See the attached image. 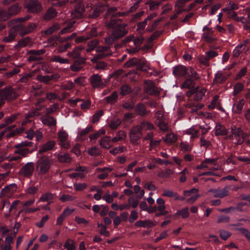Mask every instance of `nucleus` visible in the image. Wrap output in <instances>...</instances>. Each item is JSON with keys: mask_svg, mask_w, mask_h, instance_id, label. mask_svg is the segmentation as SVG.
<instances>
[{"mask_svg": "<svg viewBox=\"0 0 250 250\" xmlns=\"http://www.w3.org/2000/svg\"><path fill=\"white\" fill-rule=\"evenodd\" d=\"M97 35V30L95 29H92L86 32L85 36L77 37L76 33H73L71 35L63 38H60L56 35H51L48 36V47L57 46L58 52L62 53L71 48L73 40L76 43H80L96 37Z\"/></svg>", "mask_w": 250, "mask_h": 250, "instance_id": "nucleus-1", "label": "nucleus"}, {"mask_svg": "<svg viewBox=\"0 0 250 250\" xmlns=\"http://www.w3.org/2000/svg\"><path fill=\"white\" fill-rule=\"evenodd\" d=\"M172 74L175 77L184 78L181 88L192 87L195 80H199V75L196 71L190 66L186 67L182 64L175 66L172 68Z\"/></svg>", "mask_w": 250, "mask_h": 250, "instance_id": "nucleus-2", "label": "nucleus"}, {"mask_svg": "<svg viewBox=\"0 0 250 250\" xmlns=\"http://www.w3.org/2000/svg\"><path fill=\"white\" fill-rule=\"evenodd\" d=\"M108 27L112 29V31L111 33L104 39V42L106 45L113 44L128 32L126 28V24L120 20H111L108 23Z\"/></svg>", "mask_w": 250, "mask_h": 250, "instance_id": "nucleus-3", "label": "nucleus"}, {"mask_svg": "<svg viewBox=\"0 0 250 250\" xmlns=\"http://www.w3.org/2000/svg\"><path fill=\"white\" fill-rule=\"evenodd\" d=\"M67 55L69 59L62 58L59 56H54L51 58V61L61 63H72L70 68L73 71L77 72L80 70L83 67L85 60L81 56L80 50L75 48L72 51L68 52Z\"/></svg>", "mask_w": 250, "mask_h": 250, "instance_id": "nucleus-4", "label": "nucleus"}, {"mask_svg": "<svg viewBox=\"0 0 250 250\" xmlns=\"http://www.w3.org/2000/svg\"><path fill=\"white\" fill-rule=\"evenodd\" d=\"M107 5L106 0H89L86 8L91 18H96L105 10Z\"/></svg>", "mask_w": 250, "mask_h": 250, "instance_id": "nucleus-5", "label": "nucleus"}, {"mask_svg": "<svg viewBox=\"0 0 250 250\" xmlns=\"http://www.w3.org/2000/svg\"><path fill=\"white\" fill-rule=\"evenodd\" d=\"M47 145L44 144L41 148L37 154L38 160L36 164L37 170L40 173H45L47 171Z\"/></svg>", "mask_w": 250, "mask_h": 250, "instance_id": "nucleus-6", "label": "nucleus"}, {"mask_svg": "<svg viewBox=\"0 0 250 250\" xmlns=\"http://www.w3.org/2000/svg\"><path fill=\"white\" fill-rule=\"evenodd\" d=\"M197 81L195 80L194 81V85L192 87L186 88L188 89L186 92L187 96L188 98H190L193 96V99L195 101L201 100L206 92L204 89H200L199 87L196 85V82Z\"/></svg>", "mask_w": 250, "mask_h": 250, "instance_id": "nucleus-7", "label": "nucleus"}, {"mask_svg": "<svg viewBox=\"0 0 250 250\" xmlns=\"http://www.w3.org/2000/svg\"><path fill=\"white\" fill-rule=\"evenodd\" d=\"M154 119L155 124L159 127L161 130L163 131L168 130V125L165 122V118L162 111L159 110L156 111L154 113Z\"/></svg>", "mask_w": 250, "mask_h": 250, "instance_id": "nucleus-8", "label": "nucleus"}, {"mask_svg": "<svg viewBox=\"0 0 250 250\" xmlns=\"http://www.w3.org/2000/svg\"><path fill=\"white\" fill-rule=\"evenodd\" d=\"M125 66L126 67H131L134 66H136L138 69L144 72H147L149 69V67L146 65L145 62L136 58H132V59H129L125 62Z\"/></svg>", "mask_w": 250, "mask_h": 250, "instance_id": "nucleus-9", "label": "nucleus"}, {"mask_svg": "<svg viewBox=\"0 0 250 250\" xmlns=\"http://www.w3.org/2000/svg\"><path fill=\"white\" fill-rule=\"evenodd\" d=\"M17 95L13 89L11 87L4 88L0 90V99L12 101L15 99Z\"/></svg>", "mask_w": 250, "mask_h": 250, "instance_id": "nucleus-10", "label": "nucleus"}, {"mask_svg": "<svg viewBox=\"0 0 250 250\" xmlns=\"http://www.w3.org/2000/svg\"><path fill=\"white\" fill-rule=\"evenodd\" d=\"M146 93L150 95L158 96L160 92L155 86L154 83L150 80H146L144 82Z\"/></svg>", "mask_w": 250, "mask_h": 250, "instance_id": "nucleus-11", "label": "nucleus"}, {"mask_svg": "<svg viewBox=\"0 0 250 250\" xmlns=\"http://www.w3.org/2000/svg\"><path fill=\"white\" fill-rule=\"evenodd\" d=\"M89 80L93 88H103L104 86V83L102 79V76L98 74H93Z\"/></svg>", "mask_w": 250, "mask_h": 250, "instance_id": "nucleus-12", "label": "nucleus"}, {"mask_svg": "<svg viewBox=\"0 0 250 250\" xmlns=\"http://www.w3.org/2000/svg\"><path fill=\"white\" fill-rule=\"evenodd\" d=\"M26 7L32 13H37L42 9V7L37 0H26Z\"/></svg>", "mask_w": 250, "mask_h": 250, "instance_id": "nucleus-13", "label": "nucleus"}, {"mask_svg": "<svg viewBox=\"0 0 250 250\" xmlns=\"http://www.w3.org/2000/svg\"><path fill=\"white\" fill-rule=\"evenodd\" d=\"M98 53L97 57L103 59L112 55L113 51L110 46H99L97 49Z\"/></svg>", "mask_w": 250, "mask_h": 250, "instance_id": "nucleus-14", "label": "nucleus"}, {"mask_svg": "<svg viewBox=\"0 0 250 250\" xmlns=\"http://www.w3.org/2000/svg\"><path fill=\"white\" fill-rule=\"evenodd\" d=\"M142 136V132L138 125L133 127L130 130L129 137L132 143H136Z\"/></svg>", "mask_w": 250, "mask_h": 250, "instance_id": "nucleus-15", "label": "nucleus"}, {"mask_svg": "<svg viewBox=\"0 0 250 250\" xmlns=\"http://www.w3.org/2000/svg\"><path fill=\"white\" fill-rule=\"evenodd\" d=\"M34 171V165L32 162L27 163L20 170V173L21 175L25 177L31 176Z\"/></svg>", "mask_w": 250, "mask_h": 250, "instance_id": "nucleus-16", "label": "nucleus"}, {"mask_svg": "<svg viewBox=\"0 0 250 250\" xmlns=\"http://www.w3.org/2000/svg\"><path fill=\"white\" fill-rule=\"evenodd\" d=\"M68 134L63 130H62L58 132V137L59 139V144L62 147L65 149H68L70 147L69 143L67 142Z\"/></svg>", "mask_w": 250, "mask_h": 250, "instance_id": "nucleus-17", "label": "nucleus"}, {"mask_svg": "<svg viewBox=\"0 0 250 250\" xmlns=\"http://www.w3.org/2000/svg\"><path fill=\"white\" fill-rule=\"evenodd\" d=\"M229 189L230 187L229 186H226L222 189H211L210 192L214 194L213 196L214 197L223 198L228 195Z\"/></svg>", "mask_w": 250, "mask_h": 250, "instance_id": "nucleus-18", "label": "nucleus"}, {"mask_svg": "<svg viewBox=\"0 0 250 250\" xmlns=\"http://www.w3.org/2000/svg\"><path fill=\"white\" fill-rule=\"evenodd\" d=\"M36 25L34 23H30L27 26L23 25H17V30H19V33L25 35L32 32L36 28Z\"/></svg>", "mask_w": 250, "mask_h": 250, "instance_id": "nucleus-19", "label": "nucleus"}, {"mask_svg": "<svg viewBox=\"0 0 250 250\" xmlns=\"http://www.w3.org/2000/svg\"><path fill=\"white\" fill-rule=\"evenodd\" d=\"M17 25L12 28L9 31L8 36L4 37L2 39V42L8 43L13 41L17 35V32H19V30H17Z\"/></svg>", "mask_w": 250, "mask_h": 250, "instance_id": "nucleus-20", "label": "nucleus"}, {"mask_svg": "<svg viewBox=\"0 0 250 250\" xmlns=\"http://www.w3.org/2000/svg\"><path fill=\"white\" fill-rule=\"evenodd\" d=\"M43 53L44 51L42 50H30L28 53L29 55L28 60L30 62L40 60L41 59V57L40 56V55L43 54Z\"/></svg>", "mask_w": 250, "mask_h": 250, "instance_id": "nucleus-21", "label": "nucleus"}, {"mask_svg": "<svg viewBox=\"0 0 250 250\" xmlns=\"http://www.w3.org/2000/svg\"><path fill=\"white\" fill-rule=\"evenodd\" d=\"M247 45V41H245L240 44L236 46L233 50L232 55L234 57L237 58L245 50Z\"/></svg>", "mask_w": 250, "mask_h": 250, "instance_id": "nucleus-22", "label": "nucleus"}, {"mask_svg": "<svg viewBox=\"0 0 250 250\" xmlns=\"http://www.w3.org/2000/svg\"><path fill=\"white\" fill-rule=\"evenodd\" d=\"M21 10V7L18 3H15L10 6L7 10L8 14L4 17L5 18H9L10 17L15 15L18 13Z\"/></svg>", "mask_w": 250, "mask_h": 250, "instance_id": "nucleus-23", "label": "nucleus"}, {"mask_svg": "<svg viewBox=\"0 0 250 250\" xmlns=\"http://www.w3.org/2000/svg\"><path fill=\"white\" fill-rule=\"evenodd\" d=\"M93 128L92 125H88L85 129L79 130L78 137L81 140H86L87 139V134L93 131Z\"/></svg>", "mask_w": 250, "mask_h": 250, "instance_id": "nucleus-24", "label": "nucleus"}, {"mask_svg": "<svg viewBox=\"0 0 250 250\" xmlns=\"http://www.w3.org/2000/svg\"><path fill=\"white\" fill-rule=\"evenodd\" d=\"M138 126L140 127L142 132L143 131L153 130L155 129V127L153 124L146 121H143L140 123V125Z\"/></svg>", "mask_w": 250, "mask_h": 250, "instance_id": "nucleus-25", "label": "nucleus"}, {"mask_svg": "<svg viewBox=\"0 0 250 250\" xmlns=\"http://www.w3.org/2000/svg\"><path fill=\"white\" fill-rule=\"evenodd\" d=\"M215 135H227L228 134V130L222 124L218 123L216 124L215 127Z\"/></svg>", "mask_w": 250, "mask_h": 250, "instance_id": "nucleus-26", "label": "nucleus"}, {"mask_svg": "<svg viewBox=\"0 0 250 250\" xmlns=\"http://www.w3.org/2000/svg\"><path fill=\"white\" fill-rule=\"evenodd\" d=\"M245 104V100L242 99L233 105V110L235 113L240 114L243 110Z\"/></svg>", "mask_w": 250, "mask_h": 250, "instance_id": "nucleus-27", "label": "nucleus"}, {"mask_svg": "<svg viewBox=\"0 0 250 250\" xmlns=\"http://www.w3.org/2000/svg\"><path fill=\"white\" fill-rule=\"evenodd\" d=\"M100 146L105 148H109L112 146L111 137L110 136H105L102 138L100 142Z\"/></svg>", "mask_w": 250, "mask_h": 250, "instance_id": "nucleus-28", "label": "nucleus"}, {"mask_svg": "<svg viewBox=\"0 0 250 250\" xmlns=\"http://www.w3.org/2000/svg\"><path fill=\"white\" fill-rule=\"evenodd\" d=\"M135 225L137 227H151L152 226H154L155 225L153 224V222L149 220H139L137 221L135 223Z\"/></svg>", "mask_w": 250, "mask_h": 250, "instance_id": "nucleus-29", "label": "nucleus"}, {"mask_svg": "<svg viewBox=\"0 0 250 250\" xmlns=\"http://www.w3.org/2000/svg\"><path fill=\"white\" fill-rule=\"evenodd\" d=\"M136 112L137 114L145 116L147 114L146 106L142 103H139L135 108Z\"/></svg>", "mask_w": 250, "mask_h": 250, "instance_id": "nucleus-30", "label": "nucleus"}, {"mask_svg": "<svg viewBox=\"0 0 250 250\" xmlns=\"http://www.w3.org/2000/svg\"><path fill=\"white\" fill-rule=\"evenodd\" d=\"M132 87L127 84H123L120 87V94L122 96H125L130 94L132 92Z\"/></svg>", "mask_w": 250, "mask_h": 250, "instance_id": "nucleus-31", "label": "nucleus"}, {"mask_svg": "<svg viewBox=\"0 0 250 250\" xmlns=\"http://www.w3.org/2000/svg\"><path fill=\"white\" fill-rule=\"evenodd\" d=\"M31 39L26 37L21 40L15 46L16 48H22L31 45Z\"/></svg>", "mask_w": 250, "mask_h": 250, "instance_id": "nucleus-32", "label": "nucleus"}, {"mask_svg": "<svg viewBox=\"0 0 250 250\" xmlns=\"http://www.w3.org/2000/svg\"><path fill=\"white\" fill-rule=\"evenodd\" d=\"M68 2L65 0H48V5H51L53 6L62 7L65 5Z\"/></svg>", "mask_w": 250, "mask_h": 250, "instance_id": "nucleus-33", "label": "nucleus"}, {"mask_svg": "<svg viewBox=\"0 0 250 250\" xmlns=\"http://www.w3.org/2000/svg\"><path fill=\"white\" fill-rule=\"evenodd\" d=\"M244 89V85L241 82H238L233 86L232 95L234 96L238 95Z\"/></svg>", "mask_w": 250, "mask_h": 250, "instance_id": "nucleus-34", "label": "nucleus"}, {"mask_svg": "<svg viewBox=\"0 0 250 250\" xmlns=\"http://www.w3.org/2000/svg\"><path fill=\"white\" fill-rule=\"evenodd\" d=\"M76 23V21H72L68 23L66 26L63 27L60 32V34H63L68 32L72 31L75 27V24Z\"/></svg>", "mask_w": 250, "mask_h": 250, "instance_id": "nucleus-35", "label": "nucleus"}, {"mask_svg": "<svg viewBox=\"0 0 250 250\" xmlns=\"http://www.w3.org/2000/svg\"><path fill=\"white\" fill-rule=\"evenodd\" d=\"M56 120L48 115V129H50L51 132H54L56 129Z\"/></svg>", "mask_w": 250, "mask_h": 250, "instance_id": "nucleus-36", "label": "nucleus"}, {"mask_svg": "<svg viewBox=\"0 0 250 250\" xmlns=\"http://www.w3.org/2000/svg\"><path fill=\"white\" fill-rule=\"evenodd\" d=\"M179 146L183 152H190L192 149V145L189 144L187 142L182 141L179 144Z\"/></svg>", "mask_w": 250, "mask_h": 250, "instance_id": "nucleus-37", "label": "nucleus"}, {"mask_svg": "<svg viewBox=\"0 0 250 250\" xmlns=\"http://www.w3.org/2000/svg\"><path fill=\"white\" fill-rule=\"evenodd\" d=\"M177 215H181L183 219H186L188 218L189 215L188 207H186L178 210L174 215V216H176Z\"/></svg>", "mask_w": 250, "mask_h": 250, "instance_id": "nucleus-38", "label": "nucleus"}, {"mask_svg": "<svg viewBox=\"0 0 250 250\" xmlns=\"http://www.w3.org/2000/svg\"><path fill=\"white\" fill-rule=\"evenodd\" d=\"M118 99V93L115 91L113 92L111 94L107 96L105 100L108 103H113L116 102Z\"/></svg>", "mask_w": 250, "mask_h": 250, "instance_id": "nucleus-39", "label": "nucleus"}, {"mask_svg": "<svg viewBox=\"0 0 250 250\" xmlns=\"http://www.w3.org/2000/svg\"><path fill=\"white\" fill-rule=\"evenodd\" d=\"M58 159L61 162L69 163L71 161V157L68 153H66L60 155L58 156Z\"/></svg>", "mask_w": 250, "mask_h": 250, "instance_id": "nucleus-40", "label": "nucleus"}, {"mask_svg": "<svg viewBox=\"0 0 250 250\" xmlns=\"http://www.w3.org/2000/svg\"><path fill=\"white\" fill-rule=\"evenodd\" d=\"M226 80L225 77L221 73H216L215 75L213 80L214 83L216 84L223 83Z\"/></svg>", "mask_w": 250, "mask_h": 250, "instance_id": "nucleus-41", "label": "nucleus"}, {"mask_svg": "<svg viewBox=\"0 0 250 250\" xmlns=\"http://www.w3.org/2000/svg\"><path fill=\"white\" fill-rule=\"evenodd\" d=\"M18 148V149L15 151V154L21 155L22 156V158L26 156L27 154L29 153V149L28 148L22 147Z\"/></svg>", "mask_w": 250, "mask_h": 250, "instance_id": "nucleus-42", "label": "nucleus"}, {"mask_svg": "<svg viewBox=\"0 0 250 250\" xmlns=\"http://www.w3.org/2000/svg\"><path fill=\"white\" fill-rule=\"evenodd\" d=\"M187 133L191 135L190 139H194L198 136L199 131L192 127L187 130Z\"/></svg>", "mask_w": 250, "mask_h": 250, "instance_id": "nucleus-43", "label": "nucleus"}, {"mask_svg": "<svg viewBox=\"0 0 250 250\" xmlns=\"http://www.w3.org/2000/svg\"><path fill=\"white\" fill-rule=\"evenodd\" d=\"M63 246L67 250H75L76 249L74 242L70 239L66 241Z\"/></svg>", "mask_w": 250, "mask_h": 250, "instance_id": "nucleus-44", "label": "nucleus"}, {"mask_svg": "<svg viewBox=\"0 0 250 250\" xmlns=\"http://www.w3.org/2000/svg\"><path fill=\"white\" fill-rule=\"evenodd\" d=\"M231 132L236 138L244 136L243 131L240 127L232 128Z\"/></svg>", "mask_w": 250, "mask_h": 250, "instance_id": "nucleus-45", "label": "nucleus"}, {"mask_svg": "<svg viewBox=\"0 0 250 250\" xmlns=\"http://www.w3.org/2000/svg\"><path fill=\"white\" fill-rule=\"evenodd\" d=\"M98 227H101L100 229V234L102 235H104L105 237H108L110 235V233L108 231L106 230L107 227L105 225H103L102 224H99L98 225Z\"/></svg>", "mask_w": 250, "mask_h": 250, "instance_id": "nucleus-46", "label": "nucleus"}, {"mask_svg": "<svg viewBox=\"0 0 250 250\" xmlns=\"http://www.w3.org/2000/svg\"><path fill=\"white\" fill-rule=\"evenodd\" d=\"M220 237L223 240H226L231 235V233L227 231L222 229L219 230Z\"/></svg>", "mask_w": 250, "mask_h": 250, "instance_id": "nucleus-47", "label": "nucleus"}, {"mask_svg": "<svg viewBox=\"0 0 250 250\" xmlns=\"http://www.w3.org/2000/svg\"><path fill=\"white\" fill-rule=\"evenodd\" d=\"M48 20L54 18L57 15L58 12L57 9L54 7H48Z\"/></svg>", "mask_w": 250, "mask_h": 250, "instance_id": "nucleus-48", "label": "nucleus"}, {"mask_svg": "<svg viewBox=\"0 0 250 250\" xmlns=\"http://www.w3.org/2000/svg\"><path fill=\"white\" fill-rule=\"evenodd\" d=\"M121 121L119 119H114L112 120L109 126L112 129H115L120 125Z\"/></svg>", "mask_w": 250, "mask_h": 250, "instance_id": "nucleus-49", "label": "nucleus"}, {"mask_svg": "<svg viewBox=\"0 0 250 250\" xmlns=\"http://www.w3.org/2000/svg\"><path fill=\"white\" fill-rule=\"evenodd\" d=\"M235 230L241 232L242 235H244L248 239L250 237V231L247 229L244 228H237L234 229Z\"/></svg>", "mask_w": 250, "mask_h": 250, "instance_id": "nucleus-50", "label": "nucleus"}, {"mask_svg": "<svg viewBox=\"0 0 250 250\" xmlns=\"http://www.w3.org/2000/svg\"><path fill=\"white\" fill-rule=\"evenodd\" d=\"M107 67L105 62L102 61H98L96 62L95 68L97 70H104Z\"/></svg>", "mask_w": 250, "mask_h": 250, "instance_id": "nucleus-51", "label": "nucleus"}, {"mask_svg": "<svg viewBox=\"0 0 250 250\" xmlns=\"http://www.w3.org/2000/svg\"><path fill=\"white\" fill-rule=\"evenodd\" d=\"M99 42L98 40L94 39L88 42L89 48L87 49L88 51L93 50L99 44Z\"/></svg>", "mask_w": 250, "mask_h": 250, "instance_id": "nucleus-52", "label": "nucleus"}, {"mask_svg": "<svg viewBox=\"0 0 250 250\" xmlns=\"http://www.w3.org/2000/svg\"><path fill=\"white\" fill-rule=\"evenodd\" d=\"M247 72V68L246 67H243L236 74L235 79L236 80H240L242 77H243L246 74Z\"/></svg>", "mask_w": 250, "mask_h": 250, "instance_id": "nucleus-53", "label": "nucleus"}, {"mask_svg": "<svg viewBox=\"0 0 250 250\" xmlns=\"http://www.w3.org/2000/svg\"><path fill=\"white\" fill-rule=\"evenodd\" d=\"M199 61L201 63L203 64L204 65L206 66H209V59L207 55H202L199 59Z\"/></svg>", "mask_w": 250, "mask_h": 250, "instance_id": "nucleus-54", "label": "nucleus"}, {"mask_svg": "<svg viewBox=\"0 0 250 250\" xmlns=\"http://www.w3.org/2000/svg\"><path fill=\"white\" fill-rule=\"evenodd\" d=\"M230 218L229 216L226 215H221L218 217L217 223H228L229 222Z\"/></svg>", "mask_w": 250, "mask_h": 250, "instance_id": "nucleus-55", "label": "nucleus"}, {"mask_svg": "<svg viewBox=\"0 0 250 250\" xmlns=\"http://www.w3.org/2000/svg\"><path fill=\"white\" fill-rule=\"evenodd\" d=\"M74 187L77 191H82L87 188L85 183H76L74 184Z\"/></svg>", "mask_w": 250, "mask_h": 250, "instance_id": "nucleus-56", "label": "nucleus"}, {"mask_svg": "<svg viewBox=\"0 0 250 250\" xmlns=\"http://www.w3.org/2000/svg\"><path fill=\"white\" fill-rule=\"evenodd\" d=\"M104 112L103 110H99L97 111L93 116L92 122L93 123H96L98 122L100 118L103 116Z\"/></svg>", "mask_w": 250, "mask_h": 250, "instance_id": "nucleus-57", "label": "nucleus"}, {"mask_svg": "<svg viewBox=\"0 0 250 250\" xmlns=\"http://www.w3.org/2000/svg\"><path fill=\"white\" fill-rule=\"evenodd\" d=\"M60 28V26L59 24L54 23L51 27L48 28V35L52 34L54 32L58 31Z\"/></svg>", "mask_w": 250, "mask_h": 250, "instance_id": "nucleus-58", "label": "nucleus"}, {"mask_svg": "<svg viewBox=\"0 0 250 250\" xmlns=\"http://www.w3.org/2000/svg\"><path fill=\"white\" fill-rule=\"evenodd\" d=\"M128 204L130 205V206L132 207V208H137L139 204V201L138 200L135 199L134 197H130L128 200Z\"/></svg>", "mask_w": 250, "mask_h": 250, "instance_id": "nucleus-59", "label": "nucleus"}, {"mask_svg": "<svg viewBox=\"0 0 250 250\" xmlns=\"http://www.w3.org/2000/svg\"><path fill=\"white\" fill-rule=\"evenodd\" d=\"M60 76L59 74L50 73L48 70V83L50 81H56L60 78Z\"/></svg>", "mask_w": 250, "mask_h": 250, "instance_id": "nucleus-60", "label": "nucleus"}, {"mask_svg": "<svg viewBox=\"0 0 250 250\" xmlns=\"http://www.w3.org/2000/svg\"><path fill=\"white\" fill-rule=\"evenodd\" d=\"M138 218V213L135 210H132L128 221L130 223H133Z\"/></svg>", "mask_w": 250, "mask_h": 250, "instance_id": "nucleus-61", "label": "nucleus"}, {"mask_svg": "<svg viewBox=\"0 0 250 250\" xmlns=\"http://www.w3.org/2000/svg\"><path fill=\"white\" fill-rule=\"evenodd\" d=\"M83 103L80 104V106L82 109H87L89 108L91 105V101L90 100L85 101L83 100Z\"/></svg>", "mask_w": 250, "mask_h": 250, "instance_id": "nucleus-62", "label": "nucleus"}, {"mask_svg": "<svg viewBox=\"0 0 250 250\" xmlns=\"http://www.w3.org/2000/svg\"><path fill=\"white\" fill-rule=\"evenodd\" d=\"M177 193L173 192L170 190H164L162 195L163 196H167L168 197H175L176 196Z\"/></svg>", "mask_w": 250, "mask_h": 250, "instance_id": "nucleus-63", "label": "nucleus"}, {"mask_svg": "<svg viewBox=\"0 0 250 250\" xmlns=\"http://www.w3.org/2000/svg\"><path fill=\"white\" fill-rule=\"evenodd\" d=\"M244 115L246 120L250 124V108H247L244 111Z\"/></svg>", "mask_w": 250, "mask_h": 250, "instance_id": "nucleus-64", "label": "nucleus"}]
</instances>
